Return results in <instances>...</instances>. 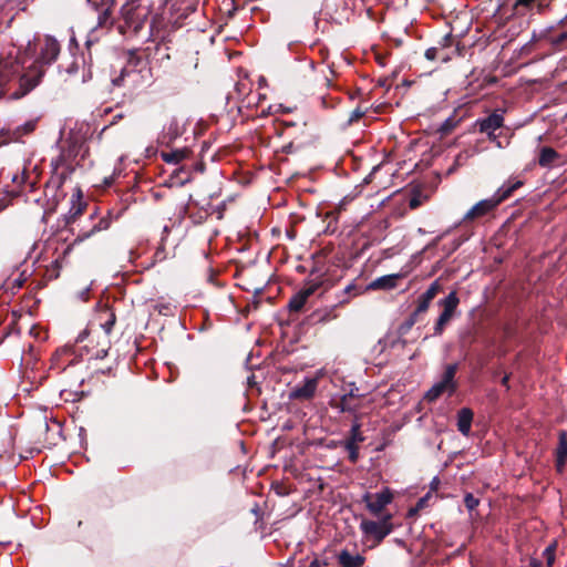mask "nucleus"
I'll list each match as a JSON object with an SVG mask.
<instances>
[{
	"label": "nucleus",
	"instance_id": "f3484780",
	"mask_svg": "<svg viewBox=\"0 0 567 567\" xmlns=\"http://www.w3.org/2000/svg\"><path fill=\"white\" fill-rule=\"evenodd\" d=\"M556 468L563 472L567 463V432L560 431L558 433V444L556 447Z\"/></svg>",
	"mask_w": 567,
	"mask_h": 567
},
{
	"label": "nucleus",
	"instance_id": "393cba45",
	"mask_svg": "<svg viewBox=\"0 0 567 567\" xmlns=\"http://www.w3.org/2000/svg\"><path fill=\"white\" fill-rule=\"evenodd\" d=\"M190 152L187 148L173 150L169 152H162L161 157L165 163L178 164L189 156Z\"/></svg>",
	"mask_w": 567,
	"mask_h": 567
},
{
	"label": "nucleus",
	"instance_id": "4c0bfd02",
	"mask_svg": "<svg viewBox=\"0 0 567 567\" xmlns=\"http://www.w3.org/2000/svg\"><path fill=\"white\" fill-rule=\"evenodd\" d=\"M131 76H135V73L123 70L118 76L112 80V83L115 86H122L125 84V79Z\"/></svg>",
	"mask_w": 567,
	"mask_h": 567
},
{
	"label": "nucleus",
	"instance_id": "c756f323",
	"mask_svg": "<svg viewBox=\"0 0 567 567\" xmlns=\"http://www.w3.org/2000/svg\"><path fill=\"white\" fill-rule=\"evenodd\" d=\"M27 278L28 275L25 274V271H22L16 278H9L6 281V288L14 292L16 290L20 289L23 286V284L27 281Z\"/></svg>",
	"mask_w": 567,
	"mask_h": 567
},
{
	"label": "nucleus",
	"instance_id": "09e8293b",
	"mask_svg": "<svg viewBox=\"0 0 567 567\" xmlns=\"http://www.w3.org/2000/svg\"><path fill=\"white\" fill-rule=\"evenodd\" d=\"M465 158H467V155H466V154H463V153H460V154L456 156V158H455V163L458 165V164L462 162V159H465Z\"/></svg>",
	"mask_w": 567,
	"mask_h": 567
},
{
	"label": "nucleus",
	"instance_id": "c03bdc74",
	"mask_svg": "<svg viewBox=\"0 0 567 567\" xmlns=\"http://www.w3.org/2000/svg\"><path fill=\"white\" fill-rule=\"evenodd\" d=\"M324 566H327V563L324 560L319 559V558H315L309 564V567H324Z\"/></svg>",
	"mask_w": 567,
	"mask_h": 567
},
{
	"label": "nucleus",
	"instance_id": "cd10ccee",
	"mask_svg": "<svg viewBox=\"0 0 567 567\" xmlns=\"http://www.w3.org/2000/svg\"><path fill=\"white\" fill-rule=\"evenodd\" d=\"M398 275L383 276L373 281L372 287L379 289H392L396 286Z\"/></svg>",
	"mask_w": 567,
	"mask_h": 567
},
{
	"label": "nucleus",
	"instance_id": "a18cd8bd",
	"mask_svg": "<svg viewBox=\"0 0 567 567\" xmlns=\"http://www.w3.org/2000/svg\"><path fill=\"white\" fill-rule=\"evenodd\" d=\"M421 205V202L417 197H413L410 199L409 206L411 209H415Z\"/></svg>",
	"mask_w": 567,
	"mask_h": 567
},
{
	"label": "nucleus",
	"instance_id": "6ab92c4d",
	"mask_svg": "<svg viewBox=\"0 0 567 567\" xmlns=\"http://www.w3.org/2000/svg\"><path fill=\"white\" fill-rule=\"evenodd\" d=\"M340 567H362L365 558L360 554H351L349 550L343 549L337 556Z\"/></svg>",
	"mask_w": 567,
	"mask_h": 567
},
{
	"label": "nucleus",
	"instance_id": "a211bd4d",
	"mask_svg": "<svg viewBox=\"0 0 567 567\" xmlns=\"http://www.w3.org/2000/svg\"><path fill=\"white\" fill-rule=\"evenodd\" d=\"M524 185V182L520 179H508L504 185H502L494 194L499 204L508 199L515 190L520 188Z\"/></svg>",
	"mask_w": 567,
	"mask_h": 567
},
{
	"label": "nucleus",
	"instance_id": "72a5a7b5",
	"mask_svg": "<svg viewBox=\"0 0 567 567\" xmlns=\"http://www.w3.org/2000/svg\"><path fill=\"white\" fill-rule=\"evenodd\" d=\"M539 3V0H516L513 4V10L516 13H524L533 9L534 3Z\"/></svg>",
	"mask_w": 567,
	"mask_h": 567
},
{
	"label": "nucleus",
	"instance_id": "bf43d9fd",
	"mask_svg": "<svg viewBox=\"0 0 567 567\" xmlns=\"http://www.w3.org/2000/svg\"><path fill=\"white\" fill-rule=\"evenodd\" d=\"M422 504H423V499H421V501L417 503V505H416V507H415V508H417V509H419L420 507H422Z\"/></svg>",
	"mask_w": 567,
	"mask_h": 567
},
{
	"label": "nucleus",
	"instance_id": "3c124183",
	"mask_svg": "<svg viewBox=\"0 0 567 567\" xmlns=\"http://www.w3.org/2000/svg\"><path fill=\"white\" fill-rule=\"evenodd\" d=\"M124 117L123 113H118L114 116V120L111 122V124L116 123L117 121L122 120Z\"/></svg>",
	"mask_w": 567,
	"mask_h": 567
},
{
	"label": "nucleus",
	"instance_id": "9b49d317",
	"mask_svg": "<svg viewBox=\"0 0 567 567\" xmlns=\"http://www.w3.org/2000/svg\"><path fill=\"white\" fill-rule=\"evenodd\" d=\"M474 125L481 133L486 134L491 142H496L497 135L495 131L504 126L503 112L496 110L488 116L476 120Z\"/></svg>",
	"mask_w": 567,
	"mask_h": 567
},
{
	"label": "nucleus",
	"instance_id": "5fc2aeb1",
	"mask_svg": "<svg viewBox=\"0 0 567 567\" xmlns=\"http://www.w3.org/2000/svg\"><path fill=\"white\" fill-rule=\"evenodd\" d=\"M567 39V33H561L558 38V41H564Z\"/></svg>",
	"mask_w": 567,
	"mask_h": 567
},
{
	"label": "nucleus",
	"instance_id": "f03ea898",
	"mask_svg": "<svg viewBox=\"0 0 567 567\" xmlns=\"http://www.w3.org/2000/svg\"><path fill=\"white\" fill-rule=\"evenodd\" d=\"M25 55L17 50L0 56V97L9 94L10 99H18L13 93L20 89V78L27 70Z\"/></svg>",
	"mask_w": 567,
	"mask_h": 567
},
{
	"label": "nucleus",
	"instance_id": "680f3d73",
	"mask_svg": "<svg viewBox=\"0 0 567 567\" xmlns=\"http://www.w3.org/2000/svg\"><path fill=\"white\" fill-rule=\"evenodd\" d=\"M181 172H184V171H183V168L176 169L174 174H176V175H177V174H178V173H181Z\"/></svg>",
	"mask_w": 567,
	"mask_h": 567
},
{
	"label": "nucleus",
	"instance_id": "8fccbe9b",
	"mask_svg": "<svg viewBox=\"0 0 567 567\" xmlns=\"http://www.w3.org/2000/svg\"><path fill=\"white\" fill-rule=\"evenodd\" d=\"M508 381H509V375H507V374H506V375H504V377H503V379H502L501 383H502L504 386L508 388Z\"/></svg>",
	"mask_w": 567,
	"mask_h": 567
},
{
	"label": "nucleus",
	"instance_id": "f704fd0d",
	"mask_svg": "<svg viewBox=\"0 0 567 567\" xmlns=\"http://www.w3.org/2000/svg\"><path fill=\"white\" fill-rule=\"evenodd\" d=\"M557 549V543L554 542L548 545L543 551V557L546 559L547 567H551L555 561V555Z\"/></svg>",
	"mask_w": 567,
	"mask_h": 567
},
{
	"label": "nucleus",
	"instance_id": "58836bf2",
	"mask_svg": "<svg viewBox=\"0 0 567 567\" xmlns=\"http://www.w3.org/2000/svg\"><path fill=\"white\" fill-rule=\"evenodd\" d=\"M453 44V38L451 34H446L442 41L439 42V48L441 49L442 52H444L445 49L452 47Z\"/></svg>",
	"mask_w": 567,
	"mask_h": 567
},
{
	"label": "nucleus",
	"instance_id": "603ef678",
	"mask_svg": "<svg viewBox=\"0 0 567 567\" xmlns=\"http://www.w3.org/2000/svg\"><path fill=\"white\" fill-rule=\"evenodd\" d=\"M34 128V124L33 123H28L25 125V132L29 133V132H32Z\"/></svg>",
	"mask_w": 567,
	"mask_h": 567
},
{
	"label": "nucleus",
	"instance_id": "423d86ee",
	"mask_svg": "<svg viewBox=\"0 0 567 567\" xmlns=\"http://www.w3.org/2000/svg\"><path fill=\"white\" fill-rule=\"evenodd\" d=\"M457 371V364H449L442 375V380L435 383L425 394L427 401H435L443 393L449 392L453 394L456 390V383L454 381Z\"/></svg>",
	"mask_w": 567,
	"mask_h": 567
},
{
	"label": "nucleus",
	"instance_id": "b1692460",
	"mask_svg": "<svg viewBox=\"0 0 567 567\" xmlns=\"http://www.w3.org/2000/svg\"><path fill=\"white\" fill-rule=\"evenodd\" d=\"M110 226V221L105 218H101L96 224H94L89 230H81L75 237L73 245L84 241L85 239L93 236L95 233L107 229Z\"/></svg>",
	"mask_w": 567,
	"mask_h": 567
},
{
	"label": "nucleus",
	"instance_id": "dca6fc26",
	"mask_svg": "<svg viewBox=\"0 0 567 567\" xmlns=\"http://www.w3.org/2000/svg\"><path fill=\"white\" fill-rule=\"evenodd\" d=\"M95 321L104 331V336L109 337L116 322V315L111 307L105 305L97 309Z\"/></svg>",
	"mask_w": 567,
	"mask_h": 567
},
{
	"label": "nucleus",
	"instance_id": "a878e982",
	"mask_svg": "<svg viewBox=\"0 0 567 567\" xmlns=\"http://www.w3.org/2000/svg\"><path fill=\"white\" fill-rule=\"evenodd\" d=\"M557 158L559 154L553 147L544 146L539 151L538 164L542 167H550Z\"/></svg>",
	"mask_w": 567,
	"mask_h": 567
},
{
	"label": "nucleus",
	"instance_id": "a19ab883",
	"mask_svg": "<svg viewBox=\"0 0 567 567\" xmlns=\"http://www.w3.org/2000/svg\"><path fill=\"white\" fill-rule=\"evenodd\" d=\"M364 111L361 110L360 107H357L354 111H352L350 117H349V123H353V122H358L363 115H364Z\"/></svg>",
	"mask_w": 567,
	"mask_h": 567
},
{
	"label": "nucleus",
	"instance_id": "052dcab7",
	"mask_svg": "<svg viewBox=\"0 0 567 567\" xmlns=\"http://www.w3.org/2000/svg\"><path fill=\"white\" fill-rule=\"evenodd\" d=\"M188 181V177H185L184 179H181V184H185Z\"/></svg>",
	"mask_w": 567,
	"mask_h": 567
},
{
	"label": "nucleus",
	"instance_id": "ea45409f",
	"mask_svg": "<svg viewBox=\"0 0 567 567\" xmlns=\"http://www.w3.org/2000/svg\"><path fill=\"white\" fill-rule=\"evenodd\" d=\"M71 353V350L68 349V348H63V349H60V350H56V352L53 354L52 357V363L53 364H58L59 360L63 357V355H68Z\"/></svg>",
	"mask_w": 567,
	"mask_h": 567
},
{
	"label": "nucleus",
	"instance_id": "39448f33",
	"mask_svg": "<svg viewBox=\"0 0 567 567\" xmlns=\"http://www.w3.org/2000/svg\"><path fill=\"white\" fill-rule=\"evenodd\" d=\"M393 499L394 493L389 487H384L377 493L367 492L362 496V502L365 504L369 513L373 516H382L383 511L393 502Z\"/></svg>",
	"mask_w": 567,
	"mask_h": 567
},
{
	"label": "nucleus",
	"instance_id": "e433bc0d",
	"mask_svg": "<svg viewBox=\"0 0 567 567\" xmlns=\"http://www.w3.org/2000/svg\"><path fill=\"white\" fill-rule=\"evenodd\" d=\"M464 504L468 511H473L478 506L480 499L475 497L472 493H467L464 496Z\"/></svg>",
	"mask_w": 567,
	"mask_h": 567
},
{
	"label": "nucleus",
	"instance_id": "79ce46f5",
	"mask_svg": "<svg viewBox=\"0 0 567 567\" xmlns=\"http://www.w3.org/2000/svg\"><path fill=\"white\" fill-rule=\"evenodd\" d=\"M337 318V315L334 313L333 310H328L326 311L320 318H319V322H328L330 320H333Z\"/></svg>",
	"mask_w": 567,
	"mask_h": 567
},
{
	"label": "nucleus",
	"instance_id": "c85d7f7f",
	"mask_svg": "<svg viewBox=\"0 0 567 567\" xmlns=\"http://www.w3.org/2000/svg\"><path fill=\"white\" fill-rule=\"evenodd\" d=\"M251 92V85L247 81H239L235 84V91L233 97L237 100H244V97H248Z\"/></svg>",
	"mask_w": 567,
	"mask_h": 567
},
{
	"label": "nucleus",
	"instance_id": "4be33fe9",
	"mask_svg": "<svg viewBox=\"0 0 567 567\" xmlns=\"http://www.w3.org/2000/svg\"><path fill=\"white\" fill-rule=\"evenodd\" d=\"M183 133L182 126L178 124L176 120H172L162 134V143L169 145L173 143L178 136Z\"/></svg>",
	"mask_w": 567,
	"mask_h": 567
},
{
	"label": "nucleus",
	"instance_id": "7c9ffc66",
	"mask_svg": "<svg viewBox=\"0 0 567 567\" xmlns=\"http://www.w3.org/2000/svg\"><path fill=\"white\" fill-rule=\"evenodd\" d=\"M458 123H460V120L455 118L454 116H451V117L446 118L441 124V126L439 127L437 132L442 136H446V135H449L450 133H452L456 128Z\"/></svg>",
	"mask_w": 567,
	"mask_h": 567
},
{
	"label": "nucleus",
	"instance_id": "37998d69",
	"mask_svg": "<svg viewBox=\"0 0 567 567\" xmlns=\"http://www.w3.org/2000/svg\"><path fill=\"white\" fill-rule=\"evenodd\" d=\"M419 320V315H416L414 311L410 315V317L404 322V326L406 329L412 328Z\"/></svg>",
	"mask_w": 567,
	"mask_h": 567
},
{
	"label": "nucleus",
	"instance_id": "f257e3e1",
	"mask_svg": "<svg viewBox=\"0 0 567 567\" xmlns=\"http://www.w3.org/2000/svg\"><path fill=\"white\" fill-rule=\"evenodd\" d=\"M33 50L35 59L27 66V70L20 78V89L13 93L17 97L27 95L40 83L45 73V68L58 59L61 45L53 37L44 35L34 42Z\"/></svg>",
	"mask_w": 567,
	"mask_h": 567
},
{
	"label": "nucleus",
	"instance_id": "5701e85b",
	"mask_svg": "<svg viewBox=\"0 0 567 567\" xmlns=\"http://www.w3.org/2000/svg\"><path fill=\"white\" fill-rule=\"evenodd\" d=\"M300 135L293 137L290 140L286 145L282 146V151L286 153H291L296 150L301 148L305 146L310 137V135L307 133L305 125L299 127Z\"/></svg>",
	"mask_w": 567,
	"mask_h": 567
},
{
	"label": "nucleus",
	"instance_id": "6e6d98bb",
	"mask_svg": "<svg viewBox=\"0 0 567 567\" xmlns=\"http://www.w3.org/2000/svg\"><path fill=\"white\" fill-rule=\"evenodd\" d=\"M416 512H417V508H411V509L409 511V516L414 515Z\"/></svg>",
	"mask_w": 567,
	"mask_h": 567
},
{
	"label": "nucleus",
	"instance_id": "0eeeda50",
	"mask_svg": "<svg viewBox=\"0 0 567 567\" xmlns=\"http://www.w3.org/2000/svg\"><path fill=\"white\" fill-rule=\"evenodd\" d=\"M457 371V364H449L442 375V380L435 383L425 394L427 401H435L443 393L449 392L453 394L456 390V383L454 381Z\"/></svg>",
	"mask_w": 567,
	"mask_h": 567
},
{
	"label": "nucleus",
	"instance_id": "473e14b6",
	"mask_svg": "<svg viewBox=\"0 0 567 567\" xmlns=\"http://www.w3.org/2000/svg\"><path fill=\"white\" fill-rule=\"evenodd\" d=\"M364 441V436L361 433V425L358 422H354L350 430V435L346 440V442H352L354 444H359Z\"/></svg>",
	"mask_w": 567,
	"mask_h": 567
},
{
	"label": "nucleus",
	"instance_id": "9d476101",
	"mask_svg": "<svg viewBox=\"0 0 567 567\" xmlns=\"http://www.w3.org/2000/svg\"><path fill=\"white\" fill-rule=\"evenodd\" d=\"M460 303V298L456 291H451L444 299L440 300L439 305L443 307L442 313L439 316L435 324H434V336H441L446 327V324L453 318L457 306Z\"/></svg>",
	"mask_w": 567,
	"mask_h": 567
},
{
	"label": "nucleus",
	"instance_id": "2eb2a0df",
	"mask_svg": "<svg viewBox=\"0 0 567 567\" xmlns=\"http://www.w3.org/2000/svg\"><path fill=\"white\" fill-rule=\"evenodd\" d=\"M318 388V379L310 378L306 379L302 384H299L292 389L289 394L290 400H310L315 396Z\"/></svg>",
	"mask_w": 567,
	"mask_h": 567
},
{
	"label": "nucleus",
	"instance_id": "7ed1b4c3",
	"mask_svg": "<svg viewBox=\"0 0 567 567\" xmlns=\"http://www.w3.org/2000/svg\"><path fill=\"white\" fill-rule=\"evenodd\" d=\"M75 156H76V146L73 144H69L66 147H62L60 154L52 161L51 165L53 166V175L47 184V187H54L59 189L64 181L73 173L75 169Z\"/></svg>",
	"mask_w": 567,
	"mask_h": 567
},
{
	"label": "nucleus",
	"instance_id": "f8f14e48",
	"mask_svg": "<svg viewBox=\"0 0 567 567\" xmlns=\"http://www.w3.org/2000/svg\"><path fill=\"white\" fill-rule=\"evenodd\" d=\"M499 204L497 198L493 195L489 198L476 203L463 217V221H472L485 217L492 213Z\"/></svg>",
	"mask_w": 567,
	"mask_h": 567
},
{
	"label": "nucleus",
	"instance_id": "13d9d810",
	"mask_svg": "<svg viewBox=\"0 0 567 567\" xmlns=\"http://www.w3.org/2000/svg\"><path fill=\"white\" fill-rule=\"evenodd\" d=\"M544 1H545V0H539V3H538V8H539V9H540V8H543V7L545 6V4H544Z\"/></svg>",
	"mask_w": 567,
	"mask_h": 567
},
{
	"label": "nucleus",
	"instance_id": "ddd939ff",
	"mask_svg": "<svg viewBox=\"0 0 567 567\" xmlns=\"http://www.w3.org/2000/svg\"><path fill=\"white\" fill-rule=\"evenodd\" d=\"M319 288V284H307L298 292H296L288 302V309L290 312H300L305 307L308 298L312 296Z\"/></svg>",
	"mask_w": 567,
	"mask_h": 567
},
{
	"label": "nucleus",
	"instance_id": "20e7f679",
	"mask_svg": "<svg viewBox=\"0 0 567 567\" xmlns=\"http://www.w3.org/2000/svg\"><path fill=\"white\" fill-rule=\"evenodd\" d=\"M392 518L393 515L386 513L379 520L362 519L360 529L365 537H372L375 544H380L394 529Z\"/></svg>",
	"mask_w": 567,
	"mask_h": 567
},
{
	"label": "nucleus",
	"instance_id": "2f4dec72",
	"mask_svg": "<svg viewBox=\"0 0 567 567\" xmlns=\"http://www.w3.org/2000/svg\"><path fill=\"white\" fill-rule=\"evenodd\" d=\"M425 58L431 61L440 59L443 62H446L451 59L450 54L442 52L439 47L429 48L425 51Z\"/></svg>",
	"mask_w": 567,
	"mask_h": 567
},
{
	"label": "nucleus",
	"instance_id": "de8ad7c7",
	"mask_svg": "<svg viewBox=\"0 0 567 567\" xmlns=\"http://www.w3.org/2000/svg\"><path fill=\"white\" fill-rule=\"evenodd\" d=\"M78 70V64L75 62H73L68 69H66V72L68 73H73Z\"/></svg>",
	"mask_w": 567,
	"mask_h": 567
},
{
	"label": "nucleus",
	"instance_id": "412c9836",
	"mask_svg": "<svg viewBox=\"0 0 567 567\" xmlns=\"http://www.w3.org/2000/svg\"><path fill=\"white\" fill-rule=\"evenodd\" d=\"M473 422V412L468 408H463L457 413V430L465 436L471 432Z\"/></svg>",
	"mask_w": 567,
	"mask_h": 567
},
{
	"label": "nucleus",
	"instance_id": "4468645a",
	"mask_svg": "<svg viewBox=\"0 0 567 567\" xmlns=\"http://www.w3.org/2000/svg\"><path fill=\"white\" fill-rule=\"evenodd\" d=\"M442 291V285L440 284V280L436 279L434 280L430 287L426 289V291H424L423 293H421L419 297H417V300H416V307L414 309V312L416 315H422V313H425L429 308H430V305L432 302V300L439 295V292Z\"/></svg>",
	"mask_w": 567,
	"mask_h": 567
},
{
	"label": "nucleus",
	"instance_id": "864d4df0",
	"mask_svg": "<svg viewBox=\"0 0 567 567\" xmlns=\"http://www.w3.org/2000/svg\"><path fill=\"white\" fill-rule=\"evenodd\" d=\"M353 289H355V286L354 285H348L344 289V292L346 293H349L350 291H352Z\"/></svg>",
	"mask_w": 567,
	"mask_h": 567
},
{
	"label": "nucleus",
	"instance_id": "c9c22d12",
	"mask_svg": "<svg viewBox=\"0 0 567 567\" xmlns=\"http://www.w3.org/2000/svg\"><path fill=\"white\" fill-rule=\"evenodd\" d=\"M344 447L349 453V461L351 463H357L359 460V445L352 442H344Z\"/></svg>",
	"mask_w": 567,
	"mask_h": 567
},
{
	"label": "nucleus",
	"instance_id": "bb28decb",
	"mask_svg": "<svg viewBox=\"0 0 567 567\" xmlns=\"http://www.w3.org/2000/svg\"><path fill=\"white\" fill-rule=\"evenodd\" d=\"M357 401L358 398L354 396V394L351 392L349 394L342 395L339 402L334 404V406L341 412H354L359 408Z\"/></svg>",
	"mask_w": 567,
	"mask_h": 567
},
{
	"label": "nucleus",
	"instance_id": "1a4fd4ad",
	"mask_svg": "<svg viewBox=\"0 0 567 567\" xmlns=\"http://www.w3.org/2000/svg\"><path fill=\"white\" fill-rule=\"evenodd\" d=\"M91 334L90 329H84L79 333L76 338V343L84 342L87 340V343L84 346L90 359H104L107 355V352L111 348L110 338L106 336H102L99 338L96 342L93 339H89Z\"/></svg>",
	"mask_w": 567,
	"mask_h": 567
},
{
	"label": "nucleus",
	"instance_id": "49530a36",
	"mask_svg": "<svg viewBox=\"0 0 567 567\" xmlns=\"http://www.w3.org/2000/svg\"><path fill=\"white\" fill-rule=\"evenodd\" d=\"M529 565H530V567H540L542 561L538 559L532 558Z\"/></svg>",
	"mask_w": 567,
	"mask_h": 567
},
{
	"label": "nucleus",
	"instance_id": "6e6552de",
	"mask_svg": "<svg viewBox=\"0 0 567 567\" xmlns=\"http://www.w3.org/2000/svg\"><path fill=\"white\" fill-rule=\"evenodd\" d=\"M125 24L134 32H138L146 20V12L141 9V0H126L121 9Z\"/></svg>",
	"mask_w": 567,
	"mask_h": 567
},
{
	"label": "nucleus",
	"instance_id": "aec40b11",
	"mask_svg": "<svg viewBox=\"0 0 567 567\" xmlns=\"http://www.w3.org/2000/svg\"><path fill=\"white\" fill-rule=\"evenodd\" d=\"M86 204L82 202V192L76 189L72 196V206L66 216V223L70 224L76 219L78 216L82 215Z\"/></svg>",
	"mask_w": 567,
	"mask_h": 567
},
{
	"label": "nucleus",
	"instance_id": "4d7b16f0",
	"mask_svg": "<svg viewBox=\"0 0 567 567\" xmlns=\"http://www.w3.org/2000/svg\"><path fill=\"white\" fill-rule=\"evenodd\" d=\"M291 127H293V125H292V124H289V125L287 126V130H289V128H291ZM286 134H287L288 136H291V133H290L289 131H286Z\"/></svg>",
	"mask_w": 567,
	"mask_h": 567
}]
</instances>
